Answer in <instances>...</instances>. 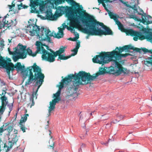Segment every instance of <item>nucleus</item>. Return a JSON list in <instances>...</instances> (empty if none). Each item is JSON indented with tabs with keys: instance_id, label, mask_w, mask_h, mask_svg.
Wrapping results in <instances>:
<instances>
[{
	"instance_id": "1",
	"label": "nucleus",
	"mask_w": 152,
	"mask_h": 152,
	"mask_svg": "<svg viewBox=\"0 0 152 152\" xmlns=\"http://www.w3.org/2000/svg\"><path fill=\"white\" fill-rule=\"evenodd\" d=\"M130 50H134V47L130 45H127L122 48L117 47L115 50L111 52H105L104 54H102L103 60L102 61L103 64L111 62L112 66L111 67L108 68V73L118 75L127 73V69L124 68L117 61H120L121 58L126 57L128 55V54L127 53L121 54L122 52L125 51L126 52H130Z\"/></svg>"
},
{
	"instance_id": "2",
	"label": "nucleus",
	"mask_w": 152,
	"mask_h": 152,
	"mask_svg": "<svg viewBox=\"0 0 152 152\" xmlns=\"http://www.w3.org/2000/svg\"><path fill=\"white\" fill-rule=\"evenodd\" d=\"M28 25L27 27L26 32L29 33L30 35L33 36L36 34L40 41L46 40L49 42L51 43L50 37L53 36L55 38L59 39L63 37L64 36V29L58 27V32L56 33H50L49 29L47 28L42 27L41 28L39 26L36 25V22L34 19H30L28 21Z\"/></svg>"
},
{
	"instance_id": "3",
	"label": "nucleus",
	"mask_w": 152,
	"mask_h": 152,
	"mask_svg": "<svg viewBox=\"0 0 152 152\" xmlns=\"http://www.w3.org/2000/svg\"><path fill=\"white\" fill-rule=\"evenodd\" d=\"M21 72L24 76H28V78L25 82L26 86L36 81L35 86H37V88L36 91L33 92L32 94L33 96L34 95L36 96L39 89L44 81L45 77L44 74L42 72L41 68L37 66L36 63H34L33 66L28 67L27 69H25L24 67L23 69Z\"/></svg>"
},
{
	"instance_id": "4",
	"label": "nucleus",
	"mask_w": 152,
	"mask_h": 152,
	"mask_svg": "<svg viewBox=\"0 0 152 152\" xmlns=\"http://www.w3.org/2000/svg\"><path fill=\"white\" fill-rule=\"evenodd\" d=\"M82 26L84 33L92 35H113L112 31L109 28L103 23L97 22L91 18L85 17Z\"/></svg>"
},
{
	"instance_id": "5",
	"label": "nucleus",
	"mask_w": 152,
	"mask_h": 152,
	"mask_svg": "<svg viewBox=\"0 0 152 152\" xmlns=\"http://www.w3.org/2000/svg\"><path fill=\"white\" fill-rule=\"evenodd\" d=\"M55 5L54 8L56 9V10L55 13V15L58 17L60 16L61 14H64L65 12L66 14L68 19L71 20L70 23V26H75L76 25H78L82 23L83 25L85 22V18H84L79 15H77V13L81 15V13L80 8L77 9L73 8L71 7H57Z\"/></svg>"
},
{
	"instance_id": "6",
	"label": "nucleus",
	"mask_w": 152,
	"mask_h": 152,
	"mask_svg": "<svg viewBox=\"0 0 152 152\" xmlns=\"http://www.w3.org/2000/svg\"><path fill=\"white\" fill-rule=\"evenodd\" d=\"M79 72L78 74L75 73L74 75L73 74H70L68 75L67 77L65 78L64 79L61 80L62 83H64L66 85H68L69 82L72 81L73 85L72 87H70L67 89V91L68 92V94L69 96L73 95L76 94L77 90L80 85L86 84L84 83V82L82 80V76H80Z\"/></svg>"
},
{
	"instance_id": "7",
	"label": "nucleus",
	"mask_w": 152,
	"mask_h": 152,
	"mask_svg": "<svg viewBox=\"0 0 152 152\" xmlns=\"http://www.w3.org/2000/svg\"><path fill=\"white\" fill-rule=\"evenodd\" d=\"M126 33L128 35L134 36L133 39L135 41H137L139 38L141 40L147 39L152 42V33L151 32L146 31L141 33L132 29H129L126 31Z\"/></svg>"
},
{
	"instance_id": "8",
	"label": "nucleus",
	"mask_w": 152,
	"mask_h": 152,
	"mask_svg": "<svg viewBox=\"0 0 152 152\" xmlns=\"http://www.w3.org/2000/svg\"><path fill=\"white\" fill-rule=\"evenodd\" d=\"M40 54H42V60L48 61L50 62H53L55 60L56 57L59 54L57 51L55 52L52 49H47L45 47L43 46Z\"/></svg>"
},
{
	"instance_id": "9",
	"label": "nucleus",
	"mask_w": 152,
	"mask_h": 152,
	"mask_svg": "<svg viewBox=\"0 0 152 152\" xmlns=\"http://www.w3.org/2000/svg\"><path fill=\"white\" fill-rule=\"evenodd\" d=\"M104 67H100L99 72L94 76H91L90 74L84 71L79 72L80 76H82V80L84 82L85 84H88L91 82V81L94 80L96 77L99 75L105 74L106 72Z\"/></svg>"
},
{
	"instance_id": "10",
	"label": "nucleus",
	"mask_w": 152,
	"mask_h": 152,
	"mask_svg": "<svg viewBox=\"0 0 152 152\" xmlns=\"http://www.w3.org/2000/svg\"><path fill=\"white\" fill-rule=\"evenodd\" d=\"M129 8L131 9V10L133 11L134 14L137 13L138 15H142V20L144 23L147 24L152 23L151 17L144 14L142 10L139 7H138L136 4L130 6Z\"/></svg>"
},
{
	"instance_id": "11",
	"label": "nucleus",
	"mask_w": 152,
	"mask_h": 152,
	"mask_svg": "<svg viewBox=\"0 0 152 152\" xmlns=\"http://www.w3.org/2000/svg\"><path fill=\"white\" fill-rule=\"evenodd\" d=\"M26 48V45L19 44L16 48L15 53L12 56V59L16 62L20 58H24L26 57V54L25 49Z\"/></svg>"
},
{
	"instance_id": "12",
	"label": "nucleus",
	"mask_w": 152,
	"mask_h": 152,
	"mask_svg": "<svg viewBox=\"0 0 152 152\" xmlns=\"http://www.w3.org/2000/svg\"><path fill=\"white\" fill-rule=\"evenodd\" d=\"M35 45L36 46V48L37 50L34 53H33L31 50L29 48H28L27 50L26 49V48L25 49V51L26 53V55L27 53L31 56L33 57L35 56L37 53H39L40 54V52L42 50V48L43 46L45 47L48 50L49 48V47L46 45L45 44H43L40 41H37L35 43Z\"/></svg>"
},
{
	"instance_id": "13",
	"label": "nucleus",
	"mask_w": 152,
	"mask_h": 152,
	"mask_svg": "<svg viewBox=\"0 0 152 152\" xmlns=\"http://www.w3.org/2000/svg\"><path fill=\"white\" fill-rule=\"evenodd\" d=\"M102 5L105 9L107 11L108 14L110 15L111 18L113 19L114 20L116 24L118 26L119 29H122L123 26L118 19L119 16L117 15L113 14L112 12L109 11L106 7V5L104 3H103Z\"/></svg>"
},
{
	"instance_id": "14",
	"label": "nucleus",
	"mask_w": 152,
	"mask_h": 152,
	"mask_svg": "<svg viewBox=\"0 0 152 152\" xmlns=\"http://www.w3.org/2000/svg\"><path fill=\"white\" fill-rule=\"evenodd\" d=\"M12 65H11V67H10L8 69H9V71L8 72V70H6L7 73L9 75H10V71H12L15 70V68L17 71H22L24 69V66H22L21 63L20 62H18L15 64V66H14V65L12 63H10Z\"/></svg>"
},
{
	"instance_id": "15",
	"label": "nucleus",
	"mask_w": 152,
	"mask_h": 152,
	"mask_svg": "<svg viewBox=\"0 0 152 152\" xmlns=\"http://www.w3.org/2000/svg\"><path fill=\"white\" fill-rule=\"evenodd\" d=\"M141 50L144 52L145 53H149V55L151 56V57L148 58V61L146 60L144 61L145 64L148 66H150V65L152 66V50H148L145 48H142Z\"/></svg>"
},
{
	"instance_id": "16",
	"label": "nucleus",
	"mask_w": 152,
	"mask_h": 152,
	"mask_svg": "<svg viewBox=\"0 0 152 152\" xmlns=\"http://www.w3.org/2000/svg\"><path fill=\"white\" fill-rule=\"evenodd\" d=\"M12 65L10 63L7 61L2 58L1 56H0V68H4L6 70H8V72L9 71V68L11 67Z\"/></svg>"
},
{
	"instance_id": "17",
	"label": "nucleus",
	"mask_w": 152,
	"mask_h": 152,
	"mask_svg": "<svg viewBox=\"0 0 152 152\" xmlns=\"http://www.w3.org/2000/svg\"><path fill=\"white\" fill-rule=\"evenodd\" d=\"M61 100V98H56L54 99L52 102L50 101V106L49 107L48 116L50 115L51 111L53 110L55 108V105L56 103H58Z\"/></svg>"
},
{
	"instance_id": "18",
	"label": "nucleus",
	"mask_w": 152,
	"mask_h": 152,
	"mask_svg": "<svg viewBox=\"0 0 152 152\" xmlns=\"http://www.w3.org/2000/svg\"><path fill=\"white\" fill-rule=\"evenodd\" d=\"M15 134L13 135H11V137L12 138V140L11 142V143L10 146V149L9 148V147H8V148L7 149L8 151H9L10 149L12 148L13 146V145L12 144V143L13 144H14L15 143H16L18 140V137L16 134L17 133V130L15 131Z\"/></svg>"
},
{
	"instance_id": "19",
	"label": "nucleus",
	"mask_w": 152,
	"mask_h": 152,
	"mask_svg": "<svg viewBox=\"0 0 152 152\" xmlns=\"http://www.w3.org/2000/svg\"><path fill=\"white\" fill-rule=\"evenodd\" d=\"M102 54L97 55L96 57H94L93 59V61L94 63H99L100 64H103Z\"/></svg>"
},
{
	"instance_id": "20",
	"label": "nucleus",
	"mask_w": 152,
	"mask_h": 152,
	"mask_svg": "<svg viewBox=\"0 0 152 152\" xmlns=\"http://www.w3.org/2000/svg\"><path fill=\"white\" fill-rule=\"evenodd\" d=\"M80 46V42L79 40H77L76 41V45L75 48L74 49L72 50V51L73 52V53L71 54L69 56H70V57L72 56H74L76 55L78 51V50Z\"/></svg>"
},
{
	"instance_id": "21",
	"label": "nucleus",
	"mask_w": 152,
	"mask_h": 152,
	"mask_svg": "<svg viewBox=\"0 0 152 152\" xmlns=\"http://www.w3.org/2000/svg\"><path fill=\"white\" fill-rule=\"evenodd\" d=\"M64 87L63 83H61L60 85L59 86V89L58 91L55 94H54V96L56 98H60L61 91L62 88Z\"/></svg>"
},
{
	"instance_id": "22",
	"label": "nucleus",
	"mask_w": 152,
	"mask_h": 152,
	"mask_svg": "<svg viewBox=\"0 0 152 152\" xmlns=\"http://www.w3.org/2000/svg\"><path fill=\"white\" fill-rule=\"evenodd\" d=\"M7 25L8 27H13L15 26L17 24V22L16 19H15L13 20H10L9 21L7 20Z\"/></svg>"
},
{
	"instance_id": "23",
	"label": "nucleus",
	"mask_w": 152,
	"mask_h": 152,
	"mask_svg": "<svg viewBox=\"0 0 152 152\" xmlns=\"http://www.w3.org/2000/svg\"><path fill=\"white\" fill-rule=\"evenodd\" d=\"M66 1L68 3H70L71 5H74L75 7H77L79 6V4L73 0H66Z\"/></svg>"
},
{
	"instance_id": "24",
	"label": "nucleus",
	"mask_w": 152,
	"mask_h": 152,
	"mask_svg": "<svg viewBox=\"0 0 152 152\" xmlns=\"http://www.w3.org/2000/svg\"><path fill=\"white\" fill-rule=\"evenodd\" d=\"M28 116V114H26L24 115L23 117H22L20 120V122L22 123H25L27 120V117Z\"/></svg>"
},
{
	"instance_id": "25",
	"label": "nucleus",
	"mask_w": 152,
	"mask_h": 152,
	"mask_svg": "<svg viewBox=\"0 0 152 152\" xmlns=\"http://www.w3.org/2000/svg\"><path fill=\"white\" fill-rule=\"evenodd\" d=\"M19 126L20 128V129L23 131V132H26V129L25 126H24V125L23 124V123L22 122H20L19 124Z\"/></svg>"
},
{
	"instance_id": "26",
	"label": "nucleus",
	"mask_w": 152,
	"mask_h": 152,
	"mask_svg": "<svg viewBox=\"0 0 152 152\" xmlns=\"http://www.w3.org/2000/svg\"><path fill=\"white\" fill-rule=\"evenodd\" d=\"M70 57V56H69L68 57H66L63 55L59 54V55L58 58L61 60H66Z\"/></svg>"
},
{
	"instance_id": "27",
	"label": "nucleus",
	"mask_w": 152,
	"mask_h": 152,
	"mask_svg": "<svg viewBox=\"0 0 152 152\" xmlns=\"http://www.w3.org/2000/svg\"><path fill=\"white\" fill-rule=\"evenodd\" d=\"M65 47L63 46H61L59 49L57 51L59 55L62 54L64 51Z\"/></svg>"
},
{
	"instance_id": "28",
	"label": "nucleus",
	"mask_w": 152,
	"mask_h": 152,
	"mask_svg": "<svg viewBox=\"0 0 152 152\" xmlns=\"http://www.w3.org/2000/svg\"><path fill=\"white\" fill-rule=\"evenodd\" d=\"M24 0H18V1L14 0L12 2V5H9L8 6L10 7L9 8H10V9H11L12 7H15V4L16 2H21Z\"/></svg>"
},
{
	"instance_id": "29",
	"label": "nucleus",
	"mask_w": 152,
	"mask_h": 152,
	"mask_svg": "<svg viewBox=\"0 0 152 152\" xmlns=\"http://www.w3.org/2000/svg\"><path fill=\"white\" fill-rule=\"evenodd\" d=\"M129 18H133L135 20H139L138 18L136 15H130L129 16Z\"/></svg>"
},
{
	"instance_id": "30",
	"label": "nucleus",
	"mask_w": 152,
	"mask_h": 152,
	"mask_svg": "<svg viewBox=\"0 0 152 152\" xmlns=\"http://www.w3.org/2000/svg\"><path fill=\"white\" fill-rule=\"evenodd\" d=\"M116 117L118 118L119 121L121 120H122L124 117V116L121 115V114H117L116 115Z\"/></svg>"
},
{
	"instance_id": "31",
	"label": "nucleus",
	"mask_w": 152,
	"mask_h": 152,
	"mask_svg": "<svg viewBox=\"0 0 152 152\" xmlns=\"http://www.w3.org/2000/svg\"><path fill=\"white\" fill-rule=\"evenodd\" d=\"M5 125L6 126H7V127H6V128L5 129V130L7 129V130H9V131L12 130V127L11 126H10L7 123H6L5 124Z\"/></svg>"
},
{
	"instance_id": "32",
	"label": "nucleus",
	"mask_w": 152,
	"mask_h": 152,
	"mask_svg": "<svg viewBox=\"0 0 152 152\" xmlns=\"http://www.w3.org/2000/svg\"><path fill=\"white\" fill-rule=\"evenodd\" d=\"M7 105V106L9 107V110H10V111L9 112V113H10L12 109V107L13 106V103H11L10 104H8V103Z\"/></svg>"
},
{
	"instance_id": "33",
	"label": "nucleus",
	"mask_w": 152,
	"mask_h": 152,
	"mask_svg": "<svg viewBox=\"0 0 152 152\" xmlns=\"http://www.w3.org/2000/svg\"><path fill=\"white\" fill-rule=\"evenodd\" d=\"M17 6L18 7V9L19 10H20L21 9L24 8V6L22 4V3H21L20 4H17Z\"/></svg>"
},
{
	"instance_id": "34",
	"label": "nucleus",
	"mask_w": 152,
	"mask_h": 152,
	"mask_svg": "<svg viewBox=\"0 0 152 152\" xmlns=\"http://www.w3.org/2000/svg\"><path fill=\"white\" fill-rule=\"evenodd\" d=\"M75 37L74 38L73 40L76 41L77 40V39L79 38V35L77 32L75 33Z\"/></svg>"
},
{
	"instance_id": "35",
	"label": "nucleus",
	"mask_w": 152,
	"mask_h": 152,
	"mask_svg": "<svg viewBox=\"0 0 152 152\" xmlns=\"http://www.w3.org/2000/svg\"><path fill=\"white\" fill-rule=\"evenodd\" d=\"M78 7V8H78H80V11H81V15H80V14H78V13H77V15H79L81 17V15L82 14V10L83 9V7H82V5H80V6L79 5L78 7ZM75 8L76 9V8ZM81 17H82L81 16ZM83 18H84L83 17Z\"/></svg>"
},
{
	"instance_id": "36",
	"label": "nucleus",
	"mask_w": 152,
	"mask_h": 152,
	"mask_svg": "<svg viewBox=\"0 0 152 152\" xmlns=\"http://www.w3.org/2000/svg\"><path fill=\"white\" fill-rule=\"evenodd\" d=\"M7 17V16L6 15L4 17V18H3L2 22H3V23L4 25H7V21L6 20V18Z\"/></svg>"
},
{
	"instance_id": "37",
	"label": "nucleus",
	"mask_w": 152,
	"mask_h": 152,
	"mask_svg": "<svg viewBox=\"0 0 152 152\" xmlns=\"http://www.w3.org/2000/svg\"><path fill=\"white\" fill-rule=\"evenodd\" d=\"M4 42L3 40L0 41V47L1 48H3L4 45Z\"/></svg>"
},
{
	"instance_id": "38",
	"label": "nucleus",
	"mask_w": 152,
	"mask_h": 152,
	"mask_svg": "<svg viewBox=\"0 0 152 152\" xmlns=\"http://www.w3.org/2000/svg\"><path fill=\"white\" fill-rule=\"evenodd\" d=\"M51 141L50 140L49 141V143L50 144V146L51 147H52L53 148V146L54 145V142H51Z\"/></svg>"
},
{
	"instance_id": "39",
	"label": "nucleus",
	"mask_w": 152,
	"mask_h": 152,
	"mask_svg": "<svg viewBox=\"0 0 152 152\" xmlns=\"http://www.w3.org/2000/svg\"><path fill=\"white\" fill-rule=\"evenodd\" d=\"M30 100L31 101H32V104H31V106H33L34 104V99H33V97H32V96H31V97L30 98Z\"/></svg>"
},
{
	"instance_id": "40",
	"label": "nucleus",
	"mask_w": 152,
	"mask_h": 152,
	"mask_svg": "<svg viewBox=\"0 0 152 152\" xmlns=\"http://www.w3.org/2000/svg\"><path fill=\"white\" fill-rule=\"evenodd\" d=\"M8 50L9 52V53L10 55H12L13 56L14 55V54H15V51L13 52L10 51L9 48H8Z\"/></svg>"
},
{
	"instance_id": "41",
	"label": "nucleus",
	"mask_w": 152,
	"mask_h": 152,
	"mask_svg": "<svg viewBox=\"0 0 152 152\" xmlns=\"http://www.w3.org/2000/svg\"><path fill=\"white\" fill-rule=\"evenodd\" d=\"M62 26H63V28H62V29H64H64L65 28H66V27H67V28H68V27L67 26L65 25V24L64 23L62 25Z\"/></svg>"
},
{
	"instance_id": "42",
	"label": "nucleus",
	"mask_w": 152,
	"mask_h": 152,
	"mask_svg": "<svg viewBox=\"0 0 152 152\" xmlns=\"http://www.w3.org/2000/svg\"><path fill=\"white\" fill-rule=\"evenodd\" d=\"M119 121H118V120L115 119V120L113 121L112 122L114 124H115L117 122H118Z\"/></svg>"
},
{
	"instance_id": "43",
	"label": "nucleus",
	"mask_w": 152,
	"mask_h": 152,
	"mask_svg": "<svg viewBox=\"0 0 152 152\" xmlns=\"http://www.w3.org/2000/svg\"><path fill=\"white\" fill-rule=\"evenodd\" d=\"M2 91V94H1V96H2V95H3V96L5 95V94L7 93L6 91Z\"/></svg>"
},
{
	"instance_id": "44",
	"label": "nucleus",
	"mask_w": 152,
	"mask_h": 152,
	"mask_svg": "<svg viewBox=\"0 0 152 152\" xmlns=\"http://www.w3.org/2000/svg\"><path fill=\"white\" fill-rule=\"evenodd\" d=\"M4 131V130L1 127V128H0V132H3Z\"/></svg>"
},
{
	"instance_id": "45",
	"label": "nucleus",
	"mask_w": 152,
	"mask_h": 152,
	"mask_svg": "<svg viewBox=\"0 0 152 152\" xmlns=\"http://www.w3.org/2000/svg\"><path fill=\"white\" fill-rule=\"evenodd\" d=\"M7 89L6 88H3V89L2 90V91H7Z\"/></svg>"
},
{
	"instance_id": "46",
	"label": "nucleus",
	"mask_w": 152,
	"mask_h": 152,
	"mask_svg": "<svg viewBox=\"0 0 152 152\" xmlns=\"http://www.w3.org/2000/svg\"><path fill=\"white\" fill-rule=\"evenodd\" d=\"M108 142H106V143L103 142V143H102L101 144L102 145H107V144H108Z\"/></svg>"
},
{
	"instance_id": "47",
	"label": "nucleus",
	"mask_w": 152,
	"mask_h": 152,
	"mask_svg": "<svg viewBox=\"0 0 152 152\" xmlns=\"http://www.w3.org/2000/svg\"><path fill=\"white\" fill-rule=\"evenodd\" d=\"M85 146H86V145H85V144H84L83 143V144H82V145H81V147H82V148H83L85 147Z\"/></svg>"
},
{
	"instance_id": "48",
	"label": "nucleus",
	"mask_w": 152,
	"mask_h": 152,
	"mask_svg": "<svg viewBox=\"0 0 152 152\" xmlns=\"http://www.w3.org/2000/svg\"><path fill=\"white\" fill-rule=\"evenodd\" d=\"M108 118V116H106V117H105V118H103V120H106V119H107Z\"/></svg>"
},
{
	"instance_id": "49",
	"label": "nucleus",
	"mask_w": 152,
	"mask_h": 152,
	"mask_svg": "<svg viewBox=\"0 0 152 152\" xmlns=\"http://www.w3.org/2000/svg\"><path fill=\"white\" fill-rule=\"evenodd\" d=\"M89 35H88L87 36H86V39H88L89 38Z\"/></svg>"
},
{
	"instance_id": "50",
	"label": "nucleus",
	"mask_w": 152,
	"mask_h": 152,
	"mask_svg": "<svg viewBox=\"0 0 152 152\" xmlns=\"http://www.w3.org/2000/svg\"><path fill=\"white\" fill-rule=\"evenodd\" d=\"M30 0V6L31 7V1H34V0ZM35 0H34V1Z\"/></svg>"
},
{
	"instance_id": "51",
	"label": "nucleus",
	"mask_w": 152,
	"mask_h": 152,
	"mask_svg": "<svg viewBox=\"0 0 152 152\" xmlns=\"http://www.w3.org/2000/svg\"><path fill=\"white\" fill-rule=\"evenodd\" d=\"M71 31H72L73 30L74 31H75V30L73 28H71Z\"/></svg>"
},
{
	"instance_id": "52",
	"label": "nucleus",
	"mask_w": 152,
	"mask_h": 152,
	"mask_svg": "<svg viewBox=\"0 0 152 152\" xmlns=\"http://www.w3.org/2000/svg\"><path fill=\"white\" fill-rule=\"evenodd\" d=\"M81 150H82L81 148H79V150H78V151H81Z\"/></svg>"
},
{
	"instance_id": "53",
	"label": "nucleus",
	"mask_w": 152,
	"mask_h": 152,
	"mask_svg": "<svg viewBox=\"0 0 152 152\" xmlns=\"http://www.w3.org/2000/svg\"><path fill=\"white\" fill-rule=\"evenodd\" d=\"M137 49H138V50H137L136 51H137V52H140V49H138V48H137Z\"/></svg>"
},
{
	"instance_id": "54",
	"label": "nucleus",
	"mask_w": 152,
	"mask_h": 152,
	"mask_svg": "<svg viewBox=\"0 0 152 152\" xmlns=\"http://www.w3.org/2000/svg\"><path fill=\"white\" fill-rule=\"evenodd\" d=\"M8 40L9 43H10L11 42V40H10L9 39Z\"/></svg>"
},
{
	"instance_id": "55",
	"label": "nucleus",
	"mask_w": 152,
	"mask_h": 152,
	"mask_svg": "<svg viewBox=\"0 0 152 152\" xmlns=\"http://www.w3.org/2000/svg\"><path fill=\"white\" fill-rule=\"evenodd\" d=\"M23 151H24L22 149H21L20 152H23Z\"/></svg>"
},
{
	"instance_id": "56",
	"label": "nucleus",
	"mask_w": 152,
	"mask_h": 152,
	"mask_svg": "<svg viewBox=\"0 0 152 152\" xmlns=\"http://www.w3.org/2000/svg\"><path fill=\"white\" fill-rule=\"evenodd\" d=\"M94 112H92L91 113H90V115H92L93 113H94Z\"/></svg>"
},
{
	"instance_id": "57",
	"label": "nucleus",
	"mask_w": 152,
	"mask_h": 152,
	"mask_svg": "<svg viewBox=\"0 0 152 152\" xmlns=\"http://www.w3.org/2000/svg\"><path fill=\"white\" fill-rule=\"evenodd\" d=\"M65 1V0H64V1H63L62 0H61V3L60 4H61L62 2H64Z\"/></svg>"
},
{
	"instance_id": "58",
	"label": "nucleus",
	"mask_w": 152,
	"mask_h": 152,
	"mask_svg": "<svg viewBox=\"0 0 152 152\" xmlns=\"http://www.w3.org/2000/svg\"><path fill=\"white\" fill-rule=\"evenodd\" d=\"M2 84L4 85H5V83H2Z\"/></svg>"
},
{
	"instance_id": "59",
	"label": "nucleus",
	"mask_w": 152,
	"mask_h": 152,
	"mask_svg": "<svg viewBox=\"0 0 152 152\" xmlns=\"http://www.w3.org/2000/svg\"><path fill=\"white\" fill-rule=\"evenodd\" d=\"M110 140H111V139H109V140H108V142H109V141H110Z\"/></svg>"
},
{
	"instance_id": "60",
	"label": "nucleus",
	"mask_w": 152,
	"mask_h": 152,
	"mask_svg": "<svg viewBox=\"0 0 152 152\" xmlns=\"http://www.w3.org/2000/svg\"><path fill=\"white\" fill-rule=\"evenodd\" d=\"M151 115L150 114H148V115Z\"/></svg>"
},
{
	"instance_id": "61",
	"label": "nucleus",
	"mask_w": 152,
	"mask_h": 152,
	"mask_svg": "<svg viewBox=\"0 0 152 152\" xmlns=\"http://www.w3.org/2000/svg\"><path fill=\"white\" fill-rule=\"evenodd\" d=\"M104 116V115H102V117H103V116Z\"/></svg>"
},
{
	"instance_id": "62",
	"label": "nucleus",
	"mask_w": 152,
	"mask_h": 152,
	"mask_svg": "<svg viewBox=\"0 0 152 152\" xmlns=\"http://www.w3.org/2000/svg\"><path fill=\"white\" fill-rule=\"evenodd\" d=\"M107 15V13H105V15Z\"/></svg>"
},
{
	"instance_id": "63",
	"label": "nucleus",
	"mask_w": 152,
	"mask_h": 152,
	"mask_svg": "<svg viewBox=\"0 0 152 152\" xmlns=\"http://www.w3.org/2000/svg\"><path fill=\"white\" fill-rule=\"evenodd\" d=\"M77 96H78V94H76Z\"/></svg>"
},
{
	"instance_id": "64",
	"label": "nucleus",
	"mask_w": 152,
	"mask_h": 152,
	"mask_svg": "<svg viewBox=\"0 0 152 152\" xmlns=\"http://www.w3.org/2000/svg\"><path fill=\"white\" fill-rule=\"evenodd\" d=\"M151 100L152 101V97H151Z\"/></svg>"
}]
</instances>
